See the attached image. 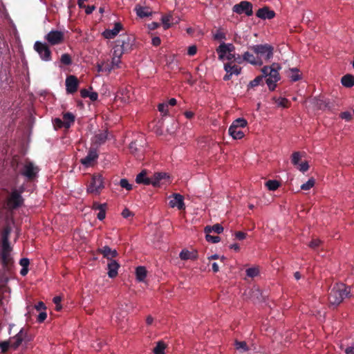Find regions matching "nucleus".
<instances>
[{
	"label": "nucleus",
	"instance_id": "nucleus-1",
	"mask_svg": "<svg viewBox=\"0 0 354 354\" xmlns=\"http://www.w3.org/2000/svg\"><path fill=\"white\" fill-rule=\"evenodd\" d=\"M350 297V287L346 284L336 283L331 288L328 294V301L334 308L339 305L346 297Z\"/></svg>",
	"mask_w": 354,
	"mask_h": 354
},
{
	"label": "nucleus",
	"instance_id": "nucleus-2",
	"mask_svg": "<svg viewBox=\"0 0 354 354\" xmlns=\"http://www.w3.org/2000/svg\"><path fill=\"white\" fill-rule=\"evenodd\" d=\"M24 189L23 187L17 189L14 188L12 189L10 194L7 198V206L10 209H16L24 205V199L21 194L24 192Z\"/></svg>",
	"mask_w": 354,
	"mask_h": 354
},
{
	"label": "nucleus",
	"instance_id": "nucleus-3",
	"mask_svg": "<svg viewBox=\"0 0 354 354\" xmlns=\"http://www.w3.org/2000/svg\"><path fill=\"white\" fill-rule=\"evenodd\" d=\"M249 49L261 59L263 57L266 60H269L273 56L274 48L268 44L253 45L250 46Z\"/></svg>",
	"mask_w": 354,
	"mask_h": 354
},
{
	"label": "nucleus",
	"instance_id": "nucleus-4",
	"mask_svg": "<svg viewBox=\"0 0 354 354\" xmlns=\"http://www.w3.org/2000/svg\"><path fill=\"white\" fill-rule=\"evenodd\" d=\"M104 187V186L102 175L100 174H95L92 176L91 181L87 185V192L95 195H99Z\"/></svg>",
	"mask_w": 354,
	"mask_h": 354
},
{
	"label": "nucleus",
	"instance_id": "nucleus-5",
	"mask_svg": "<svg viewBox=\"0 0 354 354\" xmlns=\"http://www.w3.org/2000/svg\"><path fill=\"white\" fill-rule=\"evenodd\" d=\"M281 69V66L278 63H273L272 64V71L269 73V76L266 79V82L270 91H272L277 87V82L280 80L281 77L279 71Z\"/></svg>",
	"mask_w": 354,
	"mask_h": 354
},
{
	"label": "nucleus",
	"instance_id": "nucleus-6",
	"mask_svg": "<svg viewBox=\"0 0 354 354\" xmlns=\"http://www.w3.org/2000/svg\"><path fill=\"white\" fill-rule=\"evenodd\" d=\"M10 348L16 350L23 343H27L31 340L28 335V330L22 328L19 332L10 339Z\"/></svg>",
	"mask_w": 354,
	"mask_h": 354
},
{
	"label": "nucleus",
	"instance_id": "nucleus-7",
	"mask_svg": "<svg viewBox=\"0 0 354 354\" xmlns=\"http://www.w3.org/2000/svg\"><path fill=\"white\" fill-rule=\"evenodd\" d=\"M34 50L39 54L40 58L45 62L52 59V53L46 43L37 41L34 44Z\"/></svg>",
	"mask_w": 354,
	"mask_h": 354
},
{
	"label": "nucleus",
	"instance_id": "nucleus-8",
	"mask_svg": "<svg viewBox=\"0 0 354 354\" xmlns=\"http://www.w3.org/2000/svg\"><path fill=\"white\" fill-rule=\"evenodd\" d=\"M39 168L30 161H26L20 171V174L29 181L33 180L37 176Z\"/></svg>",
	"mask_w": 354,
	"mask_h": 354
},
{
	"label": "nucleus",
	"instance_id": "nucleus-9",
	"mask_svg": "<svg viewBox=\"0 0 354 354\" xmlns=\"http://www.w3.org/2000/svg\"><path fill=\"white\" fill-rule=\"evenodd\" d=\"M45 40L50 46L62 44L64 41V33L57 30H51L44 36Z\"/></svg>",
	"mask_w": 354,
	"mask_h": 354
},
{
	"label": "nucleus",
	"instance_id": "nucleus-10",
	"mask_svg": "<svg viewBox=\"0 0 354 354\" xmlns=\"http://www.w3.org/2000/svg\"><path fill=\"white\" fill-rule=\"evenodd\" d=\"M232 11L239 15L244 13L247 16H252L253 14L252 4L247 1H242L233 6Z\"/></svg>",
	"mask_w": 354,
	"mask_h": 354
},
{
	"label": "nucleus",
	"instance_id": "nucleus-11",
	"mask_svg": "<svg viewBox=\"0 0 354 354\" xmlns=\"http://www.w3.org/2000/svg\"><path fill=\"white\" fill-rule=\"evenodd\" d=\"M115 43H118L122 49L127 53L132 50V47L134 44V38L133 36L124 35L117 39Z\"/></svg>",
	"mask_w": 354,
	"mask_h": 354
},
{
	"label": "nucleus",
	"instance_id": "nucleus-12",
	"mask_svg": "<svg viewBox=\"0 0 354 354\" xmlns=\"http://www.w3.org/2000/svg\"><path fill=\"white\" fill-rule=\"evenodd\" d=\"M11 252H0V259L2 264L3 270L5 272H11L14 264L13 258Z\"/></svg>",
	"mask_w": 354,
	"mask_h": 354
},
{
	"label": "nucleus",
	"instance_id": "nucleus-13",
	"mask_svg": "<svg viewBox=\"0 0 354 354\" xmlns=\"http://www.w3.org/2000/svg\"><path fill=\"white\" fill-rule=\"evenodd\" d=\"M66 90L68 93H75L79 86V80L77 77L73 75H70L66 77Z\"/></svg>",
	"mask_w": 354,
	"mask_h": 354
},
{
	"label": "nucleus",
	"instance_id": "nucleus-14",
	"mask_svg": "<svg viewBox=\"0 0 354 354\" xmlns=\"http://www.w3.org/2000/svg\"><path fill=\"white\" fill-rule=\"evenodd\" d=\"M97 158L98 154L96 150L93 149H90L86 156L80 160V162L86 167H89L92 165V163L94 161H95L97 159Z\"/></svg>",
	"mask_w": 354,
	"mask_h": 354
},
{
	"label": "nucleus",
	"instance_id": "nucleus-15",
	"mask_svg": "<svg viewBox=\"0 0 354 354\" xmlns=\"http://www.w3.org/2000/svg\"><path fill=\"white\" fill-rule=\"evenodd\" d=\"M169 205L171 207H176L180 210L185 209V205L183 196L180 194H174L173 198L169 201Z\"/></svg>",
	"mask_w": 354,
	"mask_h": 354
},
{
	"label": "nucleus",
	"instance_id": "nucleus-16",
	"mask_svg": "<svg viewBox=\"0 0 354 354\" xmlns=\"http://www.w3.org/2000/svg\"><path fill=\"white\" fill-rule=\"evenodd\" d=\"M162 22L165 29H168L172 24H178L180 19L178 16H175L173 13H170L162 17Z\"/></svg>",
	"mask_w": 354,
	"mask_h": 354
},
{
	"label": "nucleus",
	"instance_id": "nucleus-17",
	"mask_svg": "<svg viewBox=\"0 0 354 354\" xmlns=\"http://www.w3.org/2000/svg\"><path fill=\"white\" fill-rule=\"evenodd\" d=\"M97 252L102 254L103 257L107 259L109 261L113 260V258L118 255V253L115 250H112L108 245H105L101 248H99Z\"/></svg>",
	"mask_w": 354,
	"mask_h": 354
},
{
	"label": "nucleus",
	"instance_id": "nucleus-18",
	"mask_svg": "<svg viewBox=\"0 0 354 354\" xmlns=\"http://www.w3.org/2000/svg\"><path fill=\"white\" fill-rule=\"evenodd\" d=\"M122 29V25L120 22H116L114 25V28L111 30L106 29L102 32V36L105 39H113L114 38L119 32Z\"/></svg>",
	"mask_w": 354,
	"mask_h": 354
},
{
	"label": "nucleus",
	"instance_id": "nucleus-19",
	"mask_svg": "<svg viewBox=\"0 0 354 354\" xmlns=\"http://www.w3.org/2000/svg\"><path fill=\"white\" fill-rule=\"evenodd\" d=\"M243 60L254 66H261L263 64V62L261 59L248 51L243 55Z\"/></svg>",
	"mask_w": 354,
	"mask_h": 354
},
{
	"label": "nucleus",
	"instance_id": "nucleus-20",
	"mask_svg": "<svg viewBox=\"0 0 354 354\" xmlns=\"http://www.w3.org/2000/svg\"><path fill=\"white\" fill-rule=\"evenodd\" d=\"M256 15L257 17L263 19H271L274 17L275 12L273 10H270L268 7L265 6L257 10Z\"/></svg>",
	"mask_w": 354,
	"mask_h": 354
},
{
	"label": "nucleus",
	"instance_id": "nucleus-21",
	"mask_svg": "<svg viewBox=\"0 0 354 354\" xmlns=\"http://www.w3.org/2000/svg\"><path fill=\"white\" fill-rule=\"evenodd\" d=\"M169 176L166 173L163 172H158L155 173L151 179V185H152L153 187H158L160 185V184H162V180H166Z\"/></svg>",
	"mask_w": 354,
	"mask_h": 354
},
{
	"label": "nucleus",
	"instance_id": "nucleus-22",
	"mask_svg": "<svg viewBox=\"0 0 354 354\" xmlns=\"http://www.w3.org/2000/svg\"><path fill=\"white\" fill-rule=\"evenodd\" d=\"M120 264L115 260H111L107 264L108 276L110 278H115L118 275V270Z\"/></svg>",
	"mask_w": 354,
	"mask_h": 354
},
{
	"label": "nucleus",
	"instance_id": "nucleus-23",
	"mask_svg": "<svg viewBox=\"0 0 354 354\" xmlns=\"http://www.w3.org/2000/svg\"><path fill=\"white\" fill-rule=\"evenodd\" d=\"M107 140V131H100L99 133L95 135V136L92 139V143L94 145L100 146L105 143Z\"/></svg>",
	"mask_w": 354,
	"mask_h": 354
},
{
	"label": "nucleus",
	"instance_id": "nucleus-24",
	"mask_svg": "<svg viewBox=\"0 0 354 354\" xmlns=\"http://www.w3.org/2000/svg\"><path fill=\"white\" fill-rule=\"evenodd\" d=\"M147 172L146 170H142L139 173L136 178V182L138 184H143L145 185H151V179L147 176Z\"/></svg>",
	"mask_w": 354,
	"mask_h": 354
},
{
	"label": "nucleus",
	"instance_id": "nucleus-25",
	"mask_svg": "<svg viewBox=\"0 0 354 354\" xmlns=\"http://www.w3.org/2000/svg\"><path fill=\"white\" fill-rule=\"evenodd\" d=\"M75 117L71 112H66L63 114V122L64 123V128L69 129L75 122Z\"/></svg>",
	"mask_w": 354,
	"mask_h": 354
},
{
	"label": "nucleus",
	"instance_id": "nucleus-26",
	"mask_svg": "<svg viewBox=\"0 0 354 354\" xmlns=\"http://www.w3.org/2000/svg\"><path fill=\"white\" fill-rule=\"evenodd\" d=\"M286 74L292 82H297L301 79V75L299 73V70L297 68H289L286 71Z\"/></svg>",
	"mask_w": 354,
	"mask_h": 354
},
{
	"label": "nucleus",
	"instance_id": "nucleus-27",
	"mask_svg": "<svg viewBox=\"0 0 354 354\" xmlns=\"http://www.w3.org/2000/svg\"><path fill=\"white\" fill-rule=\"evenodd\" d=\"M179 257L182 260H195L197 259V253L196 252H190L187 250H183L180 252Z\"/></svg>",
	"mask_w": 354,
	"mask_h": 354
},
{
	"label": "nucleus",
	"instance_id": "nucleus-28",
	"mask_svg": "<svg viewBox=\"0 0 354 354\" xmlns=\"http://www.w3.org/2000/svg\"><path fill=\"white\" fill-rule=\"evenodd\" d=\"M204 232L205 234H209L212 232L216 234H221L223 232V227L221 224L216 223L212 226L207 225L204 229Z\"/></svg>",
	"mask_w": 354,
	"mask_h": 354
},
{
	"label": "nucleus",
	"instance_id": "nucleus-29",
	"mask_svg": "<svg viewBox=\"0 0 354 354\" xmlns=\"http://www.w3.org/2000/svg\"><path fill=\"white\" fill-rule=\"evenodd\" d=\"M341 82L344 86L351 88L354 86V76L346 74L342 77Z\"/></svg>",
	"mask_w": 354,
	"mask_h": 354
},
{
	"label": "nucleus",
	"instance_id": "nucleus-30",
	"mask_svg": "<svg viewBox=\"0 0 354 354\" xmlns=\"http://www.w3.org/2000/svg\"><path fill=\"white\" fill-rule=\"evenodd\" d=\"M224 69L226 71V73H232V75L235 74V75H238L241 72V67H239L236 65H232L230 63L225 64Z\"/></svg>",
	"mask_w": 354,
	"mask_h": 354
},
{
	"label": "nucleus",
	"instance_id": "nucleus-31",
	"mask_svg": "<svg viewBox=\"0 0 354 354\" xmlns=\"http://www.w3.org/2000/svg\"><path fill=\"white\" fill-rule=\"evenodd\" d=\"M147 270L144 266H138L136 270V279L138 281H143L147 277Z\"/></svg>",
	"mask_w": 354,
	"mask_h": 354
},
{
	"label": "nucleus",
	"instance_id": "nucleus-32",
	"mask_svg": "<svg viewBox=\"0 0 354 354\" xmlns=\"http://www.w3.org/2000/svg\"><path fill=\"white\" fill-rule=\"evenodd\" d=\"M135 10L136 11L137 15L140 17L143 18L151 15V12L149 11L148 8L142 7L140 6H136Z\"/></svg>",
	"mask_w": 354,
	"mask_h": 354
},
{
	"label": "nucleus",
	"instance_id": "nucleus-33",
	"mask_svg": "<svg viewBox=\"0 0 354 354\" xmlns=\"http://www.w3.org/2000/svg\"><path fill=\"white\" fill-rule=\"evenodd\" d=\"M229 134L235 140L241 139L244 136V133L239 129L229 127Z\"/></svg>",
	"mask_w": 354,
	"mask_h": 354
},
{
	"label": "nucleus",
	"instance_id": "nucleus-34",
	"mask_svg": "<svg viewBox=\"0 0 354 354\" xmlns=\"http://www.w3.org/2000/svg\"><path fill=\"white\" fill-rule=\"evenodd\" d=\"M248 124V122L246 120L242 118H237L235 120L230 127L239 129L246 127Z\"/></svg>",
	"mask_w": 354,
	"mask_h": 354
},
{
	"label": "nucleus",
	"instance_id": "nucleus-35",
	"mask_svg": "<svg viewBox=\"0 0 354 354\" xmlns=\"http://www.w3.org/2000/svg\"><path fill=\"white\" fill-rule=\"evenodd\" d=\"M273 100L275 102L278 106L283 108H288L290 105V101L285 97H273Z\"/></svg>",
	"mask_w": 354,
	"mask_h": 354
},
{
	"label": "nucleus",
	"instance_id": "nucleus-36",
	"mask_svg": "<svg viewBox=\"0 0 354 354\" xmlns=\"http://www.w3.org/2000/svg\"><path fill=\"white\" fill-rule=\"evenodd\" d=\"M228 49H227L226 44L222 43L216 49V52L218 54V59L222 60L224 59L225 54L228 53Z\"/></svg>",
	"mask_w": 354,
	"mask_h": 354
},
{
	"label": "nucleus",
	"instance_id": "nucleus-37",
	"mask_svg": "<svg viewBox=\"0 0 354 354\" xmlns=\"http://www.w3.org/2000/svg\"><path fill=\"white\" fill-rule=\"evenodd\" d=\"M166 344L162 341L157 342L156 347L153 348V352L154 354H165V349Z\"/></svg>",
	"mask_w": 354,
	"mask_h": 354
},
{
	"label": "nucleus",
	"instance_id": "nucleus-38",
	"mask_svg": "<svg viewBox=\"0 0 354 354\" xmlns=\"http://www.w3.org/2000/svg\"><path fill=\"white\" fill-rule=\"evenodd\" d=\"M11 233V228L9 226L3 227L1 232V242H6L9 241L10 234Z\"/></svg>",
	"mask_w": 354,
	"mask_h": 354
},
{
	"label": "nucleus",
	"instance_id": "nucleus-39",
	"mask_svg": "<svg viewBox=\"0 0 354 354\" xmlns=\"http://www.w3.org/2000/svg\"><path fill=\"white\" fill-rule=\"evenodd\" d=\"M266 186L270 191H274L280 186V183L276 180H269L266 183Z\"/></svg>",
	"mask_w": 354,
	"mask_h": 354
},
{
	"label": "nucleus",
	"instance_id": "nucleus-40",
	"mask_svg": "<svg viewBox=\"0 0 354 354\" xmlns=\"http://www.w3.org/2000/svg\"><path fill=\"white\" fill-rule=\"evenodd\" d=\"M263 81V76H257L253 80L250 81L248 87V89L250 88H254L255 86H257L260 85Z\"/></svg>",
	"mask_w": 354,
	"mask_h": 354
},
{
	"label": "nucleus",
	"instance_id": "nucleus-41",
	"mask_svg": "<svg viewBox=\"0 0 354 354\" xmlns=\"http://www.w3.org/2000/svg\"><path fill=\"white\" fill-rule=\"evenodd\" d=\"M124 53H126V52L116 43L115 46L113 47V57L121 58Z\"/></svg>",
	"mask_w": 354,
	"mask_h": 354
},
{
	"label": "nucleus",
	"instance_id": "nucleus-42",
	"mask_svg": "<svg viewBox=\"0 0 354 354\" xmlns=\"http://www.w3.org/2000/svg\"><path fill=\"white\" fill-rule=\"evenodd\" d=\"M315 179L313 178H310L306 183H304L301 185V189L305 191L309 190L315 185Z\"/></svg>",
	"mask_w": 354,
	"mask_h": 354
},
{
	"label": "nucleus",
	"instance_id": "nucleus-43",
	"mask_svg": "<svg viewBox=\"0 0 354 354\" xmlns=\"http://www.w3.org/2000/svg\"><path fill=\"white\" fill-rule=\"evenodd\" d=\"M234 345L237 350H241L243 352L248 351L249 349L246 342L244 341L239 342L236 340Z\"/></svg>",
	"mask_w": 354,
	"mask_h": 354
},
{
	"label": "nucleus",
	"instance_id": "nucleus-44",
	"mask_svg": "<svg viewBox=\"0 0 354 354\" xmlns=\"http://www.w3.org/2000/svg\"><path fill=\"white\" fill-rule=\"evenodd\" d=\"M60 62L64 65H66V66L71 65L72 64V59H71V55L68 53H64V54L62 55Z\"/></svg>",
	"mask_w": 354,
	"mask_h": 354
},
{
	"label": "nucleus",
	"instance_id": "nucleus-45",
	"mask_svg": "<svg viewBox=\"0 0 354 354\" xmlns=\"http://www.w3.org/2000/svg\"><path fill=\"white\" fill-rule=\"evenodd\" d=\"M245 272L247 276L251 278L257 277L259 273V269L257 268H248Z\"/></svg>",
	"mask_w": 354,
	"mask_h": 354
},
{
	"label": "nucleus",
	"instance_id": "nucleus-46",
	"mask_svg": "<svg viewBox=\"0 0 354 354\" xmlns=\"http://www.w3.org/2000/svg\"><path fill=\"white\" fill-rule=\"evenodd\" d=\"M53 124L55 129H59L62 127H64V123L62 120L59 118H56L53 120Z\"/></svg>",
	"mask_w": 354,
	"mask_h": 354
},
{
	"label": "nucleus",
	"instance_id": "nucleus-47",
	"mask_svg": "<svg viewBox=\"0 0 354 354\" xmlns=\"http://www.w3.org/2000/svg\"><path fill=\"white\" fill-rule=\"evenodd\" d=\"M10 340L0 342V348L1 352L3 353H6L9 348H10Z\"/></svg>",
	"mask_w": 354,
	"mask_h": 354
},
{
	"label": "nucleus",
	"instance_id": "nucleus-48",
	"mask_svg": "<svg viewBox=\"0 0 354 354\" xmlns=\"http://www.w3.org/2000/svg\"><path fill=\"white\" fill-rule=\"evenodd\" d=\"M205 239L207 242L213 243H218L221 241V238L218 236H212L209 234H206Z\"/></svg>",
	"mask_w": 354,
	"mask_h": 354
},
{
	"label": "nucleus",
	"instance_id": "nucleus-49",
	"mask_svg": "<svg viewBox=\"0 0 354 354\" xmlns=\"http://www.w3.org/2000/svg\"><path fill=\"white\" fill-rule=\"evenodd\" d=\"M12 248L10 247L9 241L1 242V250L0 252H11Z\"/></svg>",
	"mask_w": 354,
	"mask_h": 354
},
{
	"label": "nucleus",
	"instance_id": "nucleus-50",
	"mask_svg": "<svg viewBox=\"0 0 354 354\" xmlns=\"http://www.w3.org/2000/svg\"><path fill=\"white\" fill-rule=\"evenodd\" d=\"M120 185L122 188H124V189H126L128 191H130V190L132 189V185H131L126 178H122L120 180Z\"/></svg>",
	"mask_w": 354,
	"mask_h": 354
},
{
	"label": "nucleus",
	"instance_id": "nucleus-51",
	"mask_svg": "<svg viewBox=\"0 0 354 354\" xmlns=\"http://www.w3.org/2000/svg\"><path fill=\"white\" fill-rule=\"evenodd\" d=\"M104 72L109 73L113 69L109 60L102 62Z\"/></svg>",
	"mask_w": 354,
	"mask_h": 354
},
{
	"label": "nucleus",
	"instance_id": "nucleus-52",
	"mask_svg": "<svg viewBox=\"0 0 354 354\" xmlns=\"http://www.w3.org/2000/svg\"><path fill=\"white\" fill-rule=\"evenodd\" d=\"M271 68H272V65L271 66H266L262 68L261 72H262L263 75L261 76H263V79L268 77L269 73H270V71H272Z\"/></svg>",
	"mask_w": 354,
	"mask_h": 354
},
{
	"label": "nucleus",
	"instance_id": "nucleus-53",
	"mask_svg": "<svg viewBox=\"0 0 354 354\" xmlns=\"http://www.w3.org/2000/svg\"><path fill=\"white\" fill-rule=\"evenodd\" d=\"M301 156L299 152H294L292 155V162L294 165H299Z\"/></svg>",
	"mask_w": 354,
	"mask_h": 354
},
{
	"label": "nucleus",
	"instance_id": "nucleus-54",
	"mask_svg": "<svg viewBox=\"0 0 354 354\" xmlns=\"http://www.w3.org/2000/svg\"><path fill=\"white\" fill-rule=\"evenodd\" d=\"M121 63V61H120V58L119 57H112V60L111 62V66L113 67V68H120V64Z\"/></svg>",
	"mask_w": 354,
	"mask_h": 354
},
{
	"label": "nucleus",
	"instance_id": "nucleus-55",
	"mask_svg": "<svg viewBox=\"0 0 354 354\" xmlns=\"http://www.w3.org/2000/svg\"><path fill=\"white\" fill-rule=\"evenodd\" d=\"M322 241L319 239H313L308 244V246L312 249H317L321 244Z\"/></svg>",
	"mask_w": 354,
	"mask_h": 354
},
{
	"label": "nucleus",
	"instance_id": "nucleus-56",
	"mask_svg": "<svg viewBox=\"0 0 354 354\" xmlns=\"http://www.w3.org/2000/svg\"><path fill=\"white\" fill-rule=\"evenodd\" d=\"M340 118L346 121H350L352 119V115L349 111H344L340 113Z\"/></svg>",
	"mask_w": 354,
	"mask_h": 354
},
{
	"label": "nucleus",
	"instance_id": "nucleus-57",
	"mask_svg": "<svg viewBox=\"0 0 354 354\" xmlns=\"http://www.w3.org/2000/svg\"><path fill=\"white\" fill-rule=\"evenodd\" d=\"M98 211H99V212L97 214V218L100 221L104 220L106 217V207H104L103 208H102L101 209H100Z\"/></svg>",
	"mask_w": 354,
	"mask_h": 354
},
{
	"label": "nucleus",
	"instance_id": "nucleus-58",
	"mask_svg": "<svg viewBox=\"0 0 354 354\" xmlns=\"http://www.w3.org/2000/svg\"><path fill=\"white\" fill-rule=\"evenodd\" d=\"M47 317V313L44 310V311H41L39 313V314L37 316V321L39 322V323H41L43 322Z\"/></svg>",
	"mask_w": 354,
	"mask_h": 354
},
{
	"label": "nucleus",
	"instance_id": "nucleus-59",
	"mask_svg": "<svg viewBox=\"0 0 354 354\" xmlns=\"http://www.w3.org/2000/svg\"><path fill=\"white\" fill-rule=\"evenodd\" d=\"M216 40L225 39V34L221 31L218 30L214 35Z\"/></svg>",
	"mask_w": 354,
	"mask_h": 354
},
{
	"label": "nucleus",
	"instance_id": "nucleus-60",
	"mask_svg": "<svg viewBox=\"0 0 354 354\" xmlns=\"http://www.w3.org/2000/svg\"><path fill=\"white\" fill-rule=\"evenodd\" d=\"M9 272H5L4 270H3L2 273L0 274V283H6L8 281V277L6 274Z\"/></svg>",
	"mask_w": 354,
	"mask_h": 354
},
{
	"label": "nucleus",
	"instance_id": "nucleus-61",
	"mask_svg": "<svg viewBox=\"0 0 354 354\" xmlns=\"http://www.w3.org/2000/svg\"><path fill=\"white\" fill-rule=\"evenodd\" d=\"M35 309L37 310V311H44L46 310V306L44 304V303L43 301H39L35 306Z\"/></svg>",
	"mask_w": 354,
	"mask_h": 354
},
{
	"label": "nucleus",
	"instance_id": "nucleus-62",
	"mask_svg": "<svg viewBox=\"0 0 354 354\" xmlns=\"http://www.w3.org/2000/svg\"><path fill=\"white\" fill-rule=\"evenodd\" d=\"M167 107L168 105L165 104H159L158 106V109L160 112L163 113L164 115H167Z\"/></svg>",
	"mask_w": 354,
	"mask_h": 354
},
{
	"label": "nucleus",
	"instance_id": "nucleus-63",
	"mask_svg": "<svg viewBox=\"0 0 354 354\" xmlns=\"http://www.w3.org/2000/svg\"><path fill=\"white\" fill-rule=\"evenodd\" d=\"M298 169H299V171H301L302 172L306 171L309 169V165H308V162H302L301 164H300L299 165Z\"/></svg>",
	"mask_w": 354,
	"mask_h": 354
},
{
	"label": "nucleus",
	"instance_id": "nucleus-64",
	"mask_svg": "<svg viewBox=\"0 0 354 354\" xmlns=\"http://www.w3.org/2000/svg\"><path fill=\"white\" fill-rule=\"evenodd\" d=\"M344 352L346 354H354V343L351 346H348L345 349Z\"/></svg>",
	"mask_w": 354,
	"mask_h": 354
}]
</instances>
